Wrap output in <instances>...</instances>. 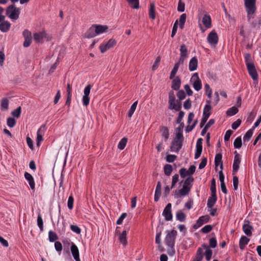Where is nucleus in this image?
<instances>
[{
	"mask_svg": "<svg viewBox=\"0 0 261 261\" xmlns=\"http://www.w3.org/2000/svg\"><path fill=\"white\" fill-rule=\"evenodd\" d=\"M9 107V100L7 98H3L1 102V109L2 111H6Z\"/></svg>",
	"mask_w": 261,
	"mask_h": 261,
	"instance_id": "obj_37",
	"label": "nucleus"
},
{
	"mask_svg": "<svg viewBox=\"0 0 261 261\" xmlns=\"http://www.w3.org/2000/svg\"><path fill=\"white\" fill-rule=\"evenodd\" d=\"M74 198L72 195L70 196L68 199L67 205L69 210H72L73 206Z\"/></svg>",
	"mask_w": 261,
	"mask_h": 261,
	"instance_id": "obj_58",
	"label": "nucleus"
},
{
	"mask_svg": "<svg viewBox=\"0 0 261 261\" xmlns=\"http://www.w3.org/2000/svg\"><path fill=\"white\" fill-rule=\"evenodd\" d=\"M162 185L161 181H158L156 186L154 193V201L157 202L159 201L161 195Z\"/></svg>",
	"mask_w": 261,
	"mask_h": 261,
	"instance_id": "obj_23",
	"label": "nucleus"
},
{
	"mask_svg": "<svg viewBox=\"0 0 261 261\" xmlns=\"http://www.w3.org/2000/svg\"><path fill=\"white\" fill-rule=\"evenodd\" d=\"M177 158L176 155L173 154H168L166 156V161L169 163L173 162Z\"/></svg>",
	"mask_w": 261,
	"mask_h": 261,
	"instance_id": "obj_64",
	"label": "nucleus"
},
{
	"mask_svg": "<svg viewBox=\"0 0 261 261\" xmlns=\"http://www.w3.org/2000/svg\"><path fill=\"white\" fill-rule=\"evenodd\" d=\"M34 40L36 43H42L43 39L46 37V34L44 31L35 33L33 35Z\"/></svg>",
	"mask_w": 261,
	"mask_h": 261,
	"instance_id": "obj_17",
	"label": "nucleus"
},
{
	"mask_svg": "<svg viewBox=\"0 0 261 261\" xmlns=\"http://www.w3.org/2000/svg\"><path fill=\"white\" fill-rule=\"evenodd\" d=\"M250 241V239L245 236H243L240 239L239 241V247L241 250H243L244 249L246 245L248 244Z\"/></svg>",
	"mask_w": 261,
	"mask_h": 261,
	"instance_id": "obj_27",
	"label": "nucleus"
},
{
	"mask_svg": "<svg viewBox=\"0 0 261 261\" xmlns=\"http://www.w3.org/2000/svg\"><path fill=\"white\" fill-rule=\"evenodd\" d=\"M181 81L178 76L174 78L172 82L171 88L174 90H178L180 87Z\"/></svg>",
	"mask_w": 261,
	"mask_h": 261,
	"instance_id": "obj_30",
	"label": "nucleus"
},
{
	"mask_svg": "<svg viewBox=\"0 0 261 261\" xmlns=\"http://www.w3.org/2000/svg\"><path fill=\"white\" fill-rule=\"evenodd\" d=\"M253 128L248 130L243 137V141L244 142H248L249 141L250 138L253 135Z\"/></svg>",
	"mask_w": 261,
	"mask_h": 261,
	"instance_id": "obj_42",
	"label": "nucleus"
},
{
	"mask_svg": "<svg viewBox=\"0 0 261 261\" xmlns=\"http://www.w3.org/2000/svg\"><path fill=\"white\" fill-rule=\"evenodd\" d=\"M201 248L204 249H205L206 251L205 252V258L207 260H209L212 258L213 251L212 250L208 247L206 244H203L201 245Z\"/></svg>",
	"mask_w": 261,
	"mask_h": 261,
	"instance_id": "obj_26",
	"label": "nucleus"
},
{
	"mask_svg": "<svg viewBox=\"0 0 261 261\" xmlns=\"http://www.w3.org/2000/svg\"><path fill=\"white\" fill-rule=\"evenodd\" d=\"M194 78H196V80L194 81L193 86L195 90L198 91L201 89L202 85L201 81L198 78V74L197 73L194 74L192 79Z\"/></svg>",
	"mask_w": 261,
	"mask_h": 261,
	"instance_id": "obj_22",
	"label": "nucleus"
},
{
	"mask_svg": "<svg viewBox=\"0 0 261 261\" xmlns=\"http://www.w3.org/2000/svg\"><path fill=\"white\" fill-rule=\"evenodd\" d=\"M48 238L49 240L51 242H53L58 240V237L57 234L51 230L48 232Z\"/></svg>",
	"mask_w": 261,
	"mask_h": 261,
	"instance_id": "obj_47",
	"label": "nucleus"
},
{
	"mask_svg": "<svg viewBox=\"0 0 261 261\" xmlns=\"http://www.w3.org/2000/svg\"><path fill=\"white\" fill-rule=\"evenodd\" d=\"M186 17L187 15L185 13H183L180 16L179 26L181 29H183L184 28V25L186 21Z\"/></svg>",
	"mask_w": 261,
	"mask_h": 261,
	"instance_id": "obj_40",
	"label": "nucleus"
},
{
	"mask_svg": "<svg viewBox=\"0 0 261 261\" xmlns=\"http://www.w3.org/2000/svg\"><path fill=\"white\" fill-rule=\"evenodd\" d=\"M238 109L237 107H232L228 109L226 112V114L227 116H233L236 115L238 112Z\"/></svg>",
	"mask_w": 261,
	"mask_h": 261,
	"instance_id": "obj_43",
	"label": "nucleus"
},
{
	"mask_svg": "<svg viewBox=\"0 0 261 261\" xmlns=\"http://www.w3.org/2000/svg\"><path fill=\"white\" fill-rule=\"evenodd\" d=\"M7 124L8 126H9L10 127H13L15 126L16 124V121L14 119V118L12 117H9L7 119Z\"/></svg>",
	"mask_w": 261,
	"mask_h": 261,
	"instance_id": "obj_55",
	"label": "nucleus"
},
{
	"mask_svg": "<svg viewBox=\"0 0 261 261\" xmlns=\"http://www.w3.org/2000/svg\"><path fill=\"white\" fill-rule=\"evenodd\" d=\"M70 229L72 231L77 234H80L81 232V228L76 225H71Z\"/></svg>",
	"mask_w": 261,
	"mask_h": 261,
	"instance_id": "obj_62",
	"label": "nucleus"
},
{
	"mask_svg": "<svg viewBox=\"0 0 261 261\" xmlns=\"http://www.w3.org/2000/svg\"><path fill=\"white\" fill-rule=\"evenodd\" d=\"M215 123V120L213 119H210L208 122L206 124L204 127L202 129L201 131V135L203 136L206 133L208 128L211 126Z\"/></svg>",
	"mask_w": 261,
	"mask_h": 261,
	"instance_id": "obj_38",
	"label": "nucleus"
},
{
	"mask_svg": "<svg viewBox=\"0 0 261 261\" xmlns=\"http://www.w3.org/2000/svg\"><path fill=\"white\" fill-rule=\"evenodd\" d=\"M22 35L24 39L23 46L24 47H28L31 45L32 42V33L29 30L25 29L22 32Z\"/></svg>",
	"mask_w": 261,
	"mask_h": 261,
	"instance_id": "obj_8",
	"label": "nucleus"
},
{
	"mask_svg": "<svg viewBox=\"0 0 261 261\" xmlns=\"http://www.w3.org/2000/svg\"><path fill=\"white\" fill-rule=\"evenodd\" d=\"M179 180V175L175 174L172 176L171 189H173Z\"/></svg>",
	"mask_w": 261,
	"mask_h": 261,
	"instance_id": "obj_52",
	"label": "nucleus"
},
{
	"mask_svg": "<svg viewBox=\"0 0 261 261\" xmlns=\"http://www.w3.org/2000/svg\"><path fill=\"white\" fill-rule=\"evenodd\" d=\"M173 171L172 166L170 164H166L164 167V172L166 175L170 176Z\"/></svg>",
	"mask_w": 261,
	"mask_h": 261,
	"instance_id": "obj_39",
	"label": "nucleus"
},
{
	"mask_svg": "<svg viewBox=\"0 0 261 261\" xmlns=\"http://www.w3.org/2000/svg\"><path fill=\"white\" fill-rule=\"evenodd\" d=\"M96 36L95 33V28L94 24L92 25L84 34V37L86 38H92Z\"/></svg>",
	"mask_w": 261,
	"mask_h": 261,
	"instance_id": "obj_21",
	"label": "nucleus"
},
{
	"mask_svg": "<svg viewBox=\"0 0 261 261\" xmlns=\"http://www.w3.org/2000/svg\"><path fill=\"white\" fill-rule=\"evenodd\" d=\"M242 138L241 136H239L237 137L233 143L234 147L235 148H240L242 146Z\"/></svg>",
	"mask_w": 261,
	"mask_h": 261,
	"instance_id": "obj_49",
	"label": "nucleus"
},
{
	"mask_svg": "<svg viewBox=\"0 0 261 261\" xmlns=\"http://www.w3.org/2000/svg\"><path fill=\"white\" fill-rule=\"evenodd\" d=\"M178 20H176L174 23V25H173V27L172 28V33H171V37L172 38L174 37V36L175 35V34L177 32V28H178Z\"/></svg>",
	"mask_w": 261,
	"mask_h": 261,
	"instance_id": "obj_60",
	"label": "nucleus"
},
{
	"mask_svg": "<svg viewBox=\"0 0 261 261\" xmlns=\"http://www.w3.org/2000/svg\"><path fill=\"white\" fill-rule=\"evenodd\" d=\"M217 245V242L215 238H212L209 240V248H215Z\"/></svg>",
	"mask_w": 261,
	"mask_h": 261,
	"instance_id": "obj_54",
	"label": "nucleus"
},
{
	"mask_svg": "<svg viewBox=\"0 0 261 261\" xmlns=\"http://www.w3.org/2000/svg\"><path fill=\"white\" fill-rule=\"evenodd\" d=\"M21 112V108L20 107H18L12 112L11 114L13 116L16 118H19L20 116Z\"/></svg>",
	"mask_w": 261,
	"mask_h": 261,
	"instance_id": "obj_51",
	"label": "nucleus"
},
{
	"mask_svg": "<svg viewBox=\"0 0 261 261\" xmlns=\"http://www.w3.org/2000/svg\"><path fill=\"white\" fill-rule=\"evenodd\" d=\"M245 222L246 223L243 225V230L247 236L250 237L252 236L253 228L249 224V221H245Z\"/></svg>",
	"mask_w": 261,
	"mask_h": 261,
	"instance_id": "obj_18",
	"label": "nucleus"
},
{
	"mask_svg": "<svg viewBox=\"0 0 261 261\" xmlns=\"http://www.w3.org/2000/svg\"><path fill=\"white\" fill-rule=\"evenodd\" d=\"M184 140V137L175 136L170 146L171 150L177 153L178 152L182 147Z\"/></svg>",
	"mask_w": 261,
	"mask_h": 261,
	"instance_id": "obj_5",
	"label": "nucleus"
},
{
	"mask_svg": "<svg viewBox=\"0 0 261 261\" xmlns=\"http://www.w3.org/2000/svg\"><path fill=\"white\" fill-rule=\"evenodd\" d=\"M171 204L169 203L163 212V215L166 221H171L172 219V214L171 213Z\"/></svg>",
	"mask_w": 261,
	"mask_h": 261,
	"instance_id": "obj_13",
	"label": "nucleus"
},
{
	"mask_svg": "<svg viewBox=\"0 0 261 261\" xmlns=\"http://www.w3.org/2000/svg\"><path fill=\"white\" fill-rule=\"evenodd\" d=\"M235 155L234 157V161L232 165V174L236 175L237 173L239 167H240V164L241 163V157L240 155L237 153V152L236 151L235 152Z\"/></svg>",
	"mask_w": 261,
	"mask_h": 261,
	"instance_id": "obj_9",
	"label": "nucleus"
},
{
	"mask_svg": "<svg viewBox=\"0 0 261 261\" xmlns=\"http://www.w3.org/2000/svg\"><path fill=\"white\" fill-rule=\"evenodd\" d=\"M11 24L8 21H4L0 23V30L3 33L7 32L10 30Z\"/></svg>",
	"mask_w": 261,
	"mask_h": 261,
	"instance_id": "obj_25",
	"label": "nucleus"
},
{
	"mask_svg": "<svg viewBox=\"0 0 261 261\" xmlns=\"http://www.w3.org/2000/svg\"><path fill=\"white\" fill-rule=\"evenodd\" d=\"M211 193L213 194H216V181L215 178H213L211 181Z\"/></svg>",
	"mask_w": 261,
	"mask_h": 261,
	"instance_id": "obj_59",
	"label": "nucleus"
},
{
	"mask_svg": "<svg viewBox=\"0 0 261 261\" xmlns=\"http://www.w3.org/2000/svg\"><path fill=\"white\" fill-rule=\"evenodd\" d=\"M72 255L74 259L80 258L79 250L76 245L74 243H71L70 247Z\"/></svg>",
	"mask_w": 261,
	"mask_h": 261,
	"instance_id": "obj_24",
	"label": "nucleus"
},
{
	"mask_svg": "<svg viewBox=\"0 0 261 261\" xmlns=\"http://www.w3.org/2000/svg\"><path fill=\"white\" fill-rule=\"evenodd\" d=\"M202 138H199L196 142V149L195 153V159H197L200 156L202 151Z\"/></svg>",
	"mask_w": 261,
	"mask_h": 261,
	"instance_id": "obj_15",
	"label": "nucleus"
},
{
	"mask_svg": "<svg viewBox=\"0 0 261 261\" xmlns=\"http://www.w3.org/2000/svg\"><path fill=\"white\" fill-rule=\"evenodd\" d=\"M180 57L178 63L174 65H180L184 64V61L188 58V50L185 44H183L180 48Z\"/></svg>",
	"mask_w": 261,
	"mask_h": 261,
	"instance_id": "obj_7",
	"label": "nucleus"
},
{
	"mask_svg": "<svg viewBox=\"0 0 261 261\" xmlns=\"http://www.w3.org/2000/svg\"><path fill=\"white\" fill-rule=\"evenodd\" d=\"M181 108V103L180 101H177L176 103L175 96L173 91L169 93V109L170 110H175L176 111H179Z\"/></svg>",
	"mask_w": 261,
	"mask_h": 261,
	"instance_id": "obj_3",
	"label": "nucleus"
},
{
	"mask_svg": "<svg viewBox=\"0 0 261 261\" xmlns=\"http://www.w3.org/2000/svg\"><path fill=\"white\" fill-rule=\"evenodd\" d=\"M46 129L45 125H42L38 130L37 133V145L39 146L40 142L43 140V135Z\"/></svg>",
	"mask_w": 261,
	"mask_h": 261,
	"instance_id": "obj_16",
	"label": "nucleus"
},
{
	"mask_svg": "<svg viewBox=\"0 0 261 261\" xmlns=\"http://www.w3.org/2000/svg\"><path fill=\"white\" fill-rule=\"evenodd\" d=\"M176 217L177 220L180 222H184L186 220V215L181 211H178L176 213Z\"/></svg>",
	"mask_w": 261,
	"mask_h": 261,
	"instance_id": "obj_46",
	"label": "nucleus"
},
{
	"mask_svg": "<svg viewBox=\"0 0 261 261\" xmlns=\"http://www.w3.org/2000/svg\"><path fill=\"white\" fill-rule=\"evenodd\" d=\"M194 181V178L191 176H190L189 177H188L186 180H185L184 182V185H183V186H185L186 187H190V189L192 187V182H193Z\"/></svg>",
	"mask_w": 261,
	"mask_h": 261,
	"instance_id": "obj_44",
	"label": "nucleus"
},
{
	"mask_svg": "<svg viewBox=\"0 0 261 261\" xmlns=\"http://www.w3.org/2000/svg\"><path fill=\"white\" fill-rule=\"evenodd\" d=\"M203 257V249L201 247H199L197 250L196 254L193 261H202Z\"/></svg>",
	"mask_w": 261,
	"mask_h": 261,
	"instance_id": "obj_34",
	"label": "nucleus"
},
{
	"mask_svg": "<svg viewBox=\"0 0 261 261\" xmlns=\"http://www.w3.org/2000/svg\"><path fill=\"white\" fill-rule=\"evenodd\" d=\"M233 186L234 190H237L238 188L239 179L236 175H233Z\"/></svg>",
	"mask_w": 261,
	"mask_h": 261,
	"instance_id": "obj_63",
	"label": "nucleus"
},
{
	"mask_svg": "<svg viewBox=\"0 0 261 261\" xmlns=\"http://www.w3.org/2000/svg\"><path fill=\"white\" fill-rule=\"evenodd\" d=\"M217 200L216 194L212 193L211 196L207 200V206L209 208H212L215 204Z\"/></svg>",
	"mask_w": 261,
	"mask_h": 261,
	"instance_id": "obj_31",
	"label": "nucleus"
},
{
	"mask_svg": "<svg viewBox=\"0 0 261 261\" xmlns=\"http://www.w3.org/2000/svg\"><path fill=\"white\" fill-rule=\"evenodd\" d=\"M211 102V101L210 100H207L206 102L208 103V105H205L203 109V116H206V117L207 118H209L211 113V111L212 109V107L210 105Z\"/></svg>",
	"mask_w": 261,
	"mask_h": 261,
	"instance_id": "obj_29",
	"label": "nucleus"
},
{
	"mask_svg": "<svg viewBox=\"0 0 261 261\" xmlns=\"http://www.w3.org/2000/svg\"><path fill=\"white\" fill-rule=\"evenodd\" d=\"M127 231L126 230H123L122 232L119 235V239L120 242L125 246L127 244V238H126Z\"/></svg>",
	"mask_w": 261,
	"mask_h": 261,
	"instance_id": "obj_36",
	"label": "nucleus"
},
{
	"mask_svg": "<svg viewBox=\"0 0 261 261\" xmlns=\"http://www.w3.org/2000/svg\"><path fill=\"white\" fill-rule=\"evenodd\" d=\"M24 177L29 182L30 188L32 190H34L35 183L33 176L29 173L25 172L24 174Z\"/></svg>",
	"mask_w": 261,
	"mask_h": 261,
	"instance_id": "obj_20",
	"label": "nucleus"
},
{
	"mask_svg": "<svg viewBox=\"0 0 261 261\" xmlns=\"http://www.w3.org/2000/svg\"><path fill=\"white\" fill-rule=\"evenodd\" d=\"M245 60L246 65H254L252 62L251 57L249 54H246L245 55Z\"/></svg>",
	"mask_w": 261,
	"mask_h": 261,
	"instance_id": "obj_53",
	"label": "nucleus"
},
{
	"mask_svg": "<svg viewBox=\"0 0 261 261\" xmlns=\"http://www.w3.org/2000/svg\"><path fill=\"white\" fill-rule=\"evenodd\" d=\"M179 173L181 178H185L187 176H189L187 170L185 168H181L179 171Z\"/></svg>",
	"mask_w": 261,
	"mask_h": 261,
	"instance_id": "obj_61",
	"label": "nucleus"
},
{
	"mask_svg": "<svg viewBox=\"0 0 261 261\" xmlns=\"http://www.w3.org/2000/svg\"><path fill=\"white\" fill-rule=\"evenodd\" d=\"M218 36L215 30H213L208 35L207 42L211 45H216L218 42Z\"/></svg>",
	"mask_w": 261,
	"mask_h": 261,
	"instance_id": "obj_10",
	"label": "nucleus"
},
{
	"mask_svg": "<svg viewBox=\"0 0 261 261\" xmlns=\"http://www.w3.org/2000/svg\"><path fill=\"white\" fill-rule=\"evenodd\" d=\"M210 219V217L206 215L204 216H202L199 218V219L197 220L196 223L193 226V227L195 229H197L198 228L201 226L203 224L206 223L209 221Z\"/></svg>",
	"mask_w": 261,
	"mask_h": 261,
	"instance_id": "obj_12",
	"label": "nucleus"
},
{
	"mask_svg": "<svg viewBox=\"0 0 261 261\" xmlns=\"http://www.w3.org/2000/svg\"><path fill=\"white\" fill-rule=\"evenodd\" d=\"M185 10V4L182 2L181 0H179L178 3L177 11L180 12H182Z\"/></svg>",
	"mask_w": 261,
	"mask_h": 261,
	"instance_id": "obj_56",
	"label": "nucleus"
},
{
	"mask_svg": "<svg viewBox=\"0 0 261 261\" xmlns=\"http://www.w3.org/2000/svg\"><path fill=\"white\" fill-rule=\"evenodd\" d=\"M222 155L221 153H217L216 154L215 158V166H218L220 165L221 169H223V163L222 161Z\"/></svg>",
	"mask_w": 261,
	"mask_h": 261,
	"instance_id": "obj_33",
	"label": "nucleus"
},
{
	"mask_svg": "<svg viewBox=\"0 0 261 261\" xmlns=\"http://www.w3.org/2000/svg\"><path fill=\"white\" fill-rule=\"evenodd\" d=\"M94 25L96 36L105 33L108 29V27L106 25L94 24Z\"/></svg>",
	"mask_w": 261,
	"mask_h": 261,
	"instance_id": "obj_19",
	"label": "nucleus"
},
{
	"mask_svg": "<svg viewBox=\"0 0 261 261\" xmlns=\"http://www.w3.org/2000/svg\"><path fill=\"white\" fill-rule=\"evenodd\" d=\"M116 44L115 39L111 38L107 42L101 44L99 46V49L101 53H105L107 50L113 48Z\"/></svg>",
	"mask_w": 261,
	"mask_h": 261,
	"instance_id": "obj_6",
	"label": "nucleus"
},
{
	"mask_svg": "<svg viewBox=\"0 0 261 261\" xmlns=\"http://www.w3.org/2000/svg\"><path fill=\"white\" fill-rule=\"evenodd\" d=\"M249 75L251 76L254 83H257L258 81V74L255 68V66H247Z\"/></svg>",
	"mask_w": 261,
	"mask_h": 261,
	"instance_id": "obj_14",
	"label": "nucleus"
},
{
	"mask_svg": "<svg viewBox=\"0 0 261 261\" xmlns=\"http://www.w3.org/2000/svg\"><path fill=\"white\" fill-rule=\"evenodd\" d=\"M160 131L162 133V136L166 141L169 137V133L168 128L166 126H163L160 128Z\"/></svg>",
	"mask_w": 261,
	"mask_h": 261,
	"instance_id": "obj_35",
	"label": "nucleus"
},
{
	"mask_svg": "<svg viewBox=\"0 0 261 261\" xmlns=\"http://www.w3.org/2000/svg\"><path fill=\"white\" fill-rule=\"evenodd\" d=\"M129 5L133 9H138L139 8V0H126Z\"/></svg>",
	"mask_w": 261,
	"mask_h": 261,
	"instance_id": "obj_41",
	"label": "nucleus"
},
{
	"mask_svg": "<svg viewBox=\"0 0 261 261\" xmlns=\"http://www.w3.org/2000/svg\"><path fill=\"white\" fill-rule=\"evenodd\" d=\"M190 187L182 186V188L179 190H176L174 192V197L178 198L179 197L185 196L188 195L190 191Z\"/></svg>",
	"mask_w": 261,
	"mask_h": 261,
	"instance_id": "obj_11",
	"label": "nucleus"
},
{
	"mask_svg": "<svg viewBox=\"0 0 261 261\" xmlns=\"http://www.w3.org/2000/svg\"><path fill=\"white\" fill-rule=\"evenodd\" d=\"M37 225L41 231L43 230V221L40 214L37 217Z\"/></svg>",
	"mask_w": 261,
	"mask_h": 261,
	"instance_id": "obj_50",
	"label": "nucleus"
},
{
	"mask_svg": "<svg viewBox=\"0 0 261 261\" xmlns=\"http://www.w3.org/2000/svg\"><path fill=\"white\" fill-rule=\"evenodd\" d=\"M256 0H244V6L247 12L248 21H250L251 15L254 14L256 10Z\"/></svg>",
	"mask_w": 261,
	"mask_h": 261,
	"instance_id": "obj_1",
	"label": "nucleus"
},
{
	"mask_svg": "<svg viewBox=\"0 0 261 261\" xmlns=\"http://www.w3.org/2000/svg\"><path fill=\"white\" fill-rule=\"evenodd\" d=\"M149 17L150 19L154 20L155 18V10L154 3H151L149 9Z\"/></svg>",
	"mask_w": 261,
	"mask_h": 261,
	"instance_id": "obj_32",
	"label": "nucleus"
},
{
	"mask_svg": "<svg viewBox=\"0 0 261 261\" xmlns=\"http://www.w3.org/2000/svg\"><path fill=\"white\" fill-rule=\"evenodd\" d=\"M127 139L126 138H123L121 139L118 145V148L120 150H123L127 143Z\"/></svg>",
	"mask_w": 261,
	"mask_h": 261,
	"instance_id": "obj_48",
	"label": "nucleus"
},
{
	"mask_svg": "<svg viewBox=\"0 0 261 261\" xmlns=\"http://www.w3.org/2000/svg\"><path fill=\"white\" fill-rule=\"evenodd\" d=\"M167 234L165 239L166 245L168 247H174L177 231L175 230L171 231H167Z\"/></svg>",
	"mask_w": 261,
	"mask_h": 261,
	"instance_id": "obj_4",
	"label": "nucleus"
},
{
	"mask_svg": "<svg viewBox=\"0 0 261 261\" xmlns=\"http://www.w3.org/2000/svg\"><path fill=\"white\" fill-rule=\"evenodd\" d=\"M213 229L211 225H207L204 226L201 229V231L204 233H207L210 232Z\"/></svg>",
	"mask_w": 261,
	"mask_h": 261,
	"instance_id": "obj_57",
	"label": "nucleus"
},
{
	"mask_svg": "<svg viewBox=\"0 0 261 261\" xmlns=\"http://www.w3.org/2000/svg\"><path fill=\"white\" fill-rule=\"evenodd\" d=\"M20 9L14 4L9 6L6 10V14L12 20H17L19 18Z\"/></svg>",
	"mask_w": 261,
	"mask_h": 261,
	"instance_id": "obj_2",
	"label": "nucleus"
},
{
	"mask_svg": "<svg viewBox=\"0 0 261 261\" xmlns=\"http://www.w3.org/2000/svg\"><path fill=\"white\" fill-rule=\"evenodd\" d=\"M138 104V101H136L133 103V104L131 106L130 108L129 109L128 112V117L130 118L132 115H133L134 112L135 111L137 106Z\"/></svg>",
	"mask_w": 261,
	"mask_h": 261,
	"instance_id": "obj_45",
	"label": "nucleus"
},
{
	"mask_svg": "<svg viewBox=\"0 0 261 261\" xmlns=\"http://www.w3.org/2000/svg\"><path fill=\"white\" fill-rule=\"evenodd\" d=\"M202 22L206 29L210 28L212 26L211 18L208 15L205 14L203 16Z\"/></svg>",
	"mask_w": 261,
	"mask_h": 261,
	"instance_id": "obj_28",
	"label": "nucleus"
}]
</instances>
